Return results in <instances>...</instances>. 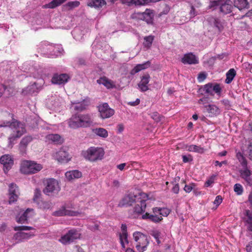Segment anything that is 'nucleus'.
Wrapping results in <instances>:
<instances>
[{"label": "nucleus", "instance_id": "f257e3e1", "mask_svg": "<svg viewBox=\"0 0 252 252\" xmlns=\"http://www.w3.org/2000/svg\"><path fill=\"white\" fill-rule=\"evenodd\" d=\"M8 115L11 118V120L0 121V127L9 126L12 129L13 132L8 137V147L12 148L14 145V141L26 132V128L24 124L13 119L12 114L9 113Z\"/></svg>", "mask_w": 252, "mask_h": 252}, {"label": "nucleus", "instance_id": "f03ea898", "mask_svg": "<svg viewBox=\"0 0 252 252\" xmlns=\"http://www.w3.org/2000/svg\"><path fill=\"white\" fill-rule=\"evenodd\" d=\"M93 115L92 113H76L72 116L68 120L69 126L73 129L79 127H88L93 124Z\"/></svg>", "mask_w": 252, "mask_h": 252}, {"label": "nucleus", "instance_id": "7ed1b4c3", "mask_svg": "<svg viewBox=\"0 0 252 252\" xmlns=\"http://www.w3.org/2000/svg\"><path fill=\"white\" fill-rule=\"evenodd\" d=\"M208 7L212 10L219 9V13L222 15L232 13L233 9L231 0H215L210 1Z\"/></svg>", "mask_w": 252, "mask_h": 252}, {"label": "nucleus", "instance_id": "20e7f679", "mask_svg": "<svg viewBox=\"0 0 252 252\" xmlns=\"http://www.w3.org/2000/svg\"><path fill=\"white\" fill-rule=\"evenodd\" d=\"M38 52L48 58H54L62 54V47H56L48 42L43 41L38 45Z\"/></svg>", "mask_w": 252, "mask_h": 252}, {"label": "nucleus", "instance_id": "39448f33", "mask_svg": "<svg viewBox=\"0 0 252 252\" xmlns=\"http://www.w3.org/2000/svg\"><path fill=\"white\" fill-rule=\"evenodd\" d=\"M104 151L100 147H91L82 152V156L91 162L101 160L104 155Z\"/></svg>", "mask_w": 252, "mask_h": 252}, {"label": "nucleus", "instance_id": "423d86ee", "mask_svg": "<svg viewBox=\"0 0 252 252\" xmlns=\"http://www.w3.org/2000/svg\"><path fill=\"white\" fill-rule=\"evenodd\" d=\"M45 187L43 190V193L48 196H55L61 190L58 181L53 178L47 179L45 182Z\"/></svg>", "mask_w": 252, "mask_h": 252}, {"label": "nucleus", "instance_id": "0eeeda50", "mask_svg": "<svg viewBox=\"0 0 252 252\" xmlns=\"http://www.w3.org/2000/svg\"><path fill=\"white\" fill-rule=\"evenodd\" d=\"M42 168L41 164H38L33 161L24 160L21 165L20 171L25 174L35 173Z\"/></svg>", "mask_w": 252, "mask_h": 252}, {"label": "nucleus", "instance_id": "6e6552de", "mask_svg": "<svg viewBox=\"0 0 252 252\" xmlns=\"http://www.w3.org/2000/svg\"><path fill=\"white\" fill-rule=\"evenodd\" d=\"M199 91L202 94H203V93H204L205 94L211 96H214L215 94L220 95L221 93L222 89L218 83H209L200 87Z\"/></svg>", "mask_w": 252, "mask_h": 252}, {"label": "nucleus", "instance_id": "1a4fd4ad", "mask_svg": "<svg viewBox=\"0 0 252 252\" xmlns=\"http://www.w3.org/2000/svg\"><path fill=\"white\" fill-rule=\"evenodd\" d=\"M133 236L136 242L135 247L137 251L139 252L145 251L149 244L147 236L139 232H135Z\"/></svg>", "mask_w": 252, "mask_h": 252}, {"label": "nucleus", "instance_id": "9d476101", "mask_svg": "<svg viewBox=\"0 0 252 252\" xmlns=\"http://www.w3.org/2000/svg\"><path fill=\"white\" fill-rule=\"evenodd\" d=\"M142 192L138 193H129L126 195L121 199L119 203L120 207H128L131 206L134 203L140 199L141 194Z\"/></svg>", "mask_w": 252, "mask_h": 252}, {"label": "nucleus", "instance_id": "9b49d317", "mask_svg": "<svg viewBox=\"0 0 252 252\" xmlns=\"http://www.w3.org/2000/svg\"><path fill=\"white\" fill-rule=\"evenodd\" d=\"M81 236L79 231L75 229L69 230L67 233L63 235L59 239V241L64 245L72 243L75 240L79 239Z\"/></svg>", "mask_w": 252, "mask_h": 252}, {"label": "nucleus", "instance_id": "f8f14e48", "mask_svg": "<svg viewBox=\"0 0 252 252\" xmlns=\"http://www.w3.org/2000/svg\"><path fill=\"white\" fill-rule=\"evenodd\" d=\"M148 199V195L145 193L141 194L140 199H138L135 203L133 211L137 214H141L145 211L146 207V201Z\"/></svg>", "mask_w": 252, "mask_h": 252}, {"label": "nucleus", "instance_id": "ddd939ff", "mask_svg": "<svg viewBox=\"0 0 252 252\" xmlns=\"http://www.w3.org/2000/svg\"><path fill=\"white\" fill-rule=\"evenodd\" d=\"M100 117L103 119L109 118L114 114V110L109 107L107 103H104L98 107Z\"/></svg>", "mask_w": 252, "mask_h": 252}, {"label": "nucleus", "instance_id": "4468645a", "mask_svg": "<svg viewBox=\"0 0 252 252\" xmlns=\"http://www.w3.org/2000/svg\"><path fill=\"white\" fill-rule=\"evenodd\" d=\"M0 163L3 165V170L6 173L13 165V158L9 155H4L0 157Z\"/></svg>", "mask_w": 252, "mask_h": 252}, {"label": "nucleus", "instance_id": "2eb2a0df", "mask_svg": "<svg viewBox=\"0 0 252 252\" xmlns=\"http://www.w3.org/2000/svg\"><path fill=\"white\" fill-rule=\"evenodd\" d=\"M13 236V240L16 241V243L22 242L25 240L31 239L34 236L33 233H26L21 231H17Z\"/></svg>", "mask_w": 252, "mask_h": 252}, {"label": "nucleus", "instance_id": "dca6fc26", "mask_svg": "<svg viewBox=\"0 0 252 252\" xmlns=\"http://www.w3.org/2000/svg\"><path fill=\"white\" fill-rule=\"evenodd\" d=\"M34 214L33 209L28 208L21 215L19 214L16 217V221L19 223H27L28 219Z\"/></svg>", "mask_w": 252, "mask_h": 252}, {"label": "nucleus", "instance_id": "f3484780", "mask_svg": "<svg viewBox=\"0 0 252 252\" xmlns=\"http://www.w3.org/2000/svg\"><path fill=\"white\" fill-rule=\"evenodd\" d=\"M242 218L248 230L252 231V210L245 209Z\"/></svg>", "mask_w": 252, "mask_h": 252}, {"label": "nucleus", "instance_id": "a211bd4d", "mask_svg": "<svg viewBox=\"0 0 252 252\" xmlns=\"http://www.w3.org/2000/svg\"><path fill=\"white\" fill-rule=\"evenodd\" d=\"M79 214L78 212L73 211L66 209L65 206H62L58 210L54 212L52 215L55 217L63 216H77Z\"/></svg>", "mask_w": 252, "mask_h": 252}, {"label": "nucleus", "instance_id": "6ab92c4d", "mask_svg": "<svg viewBox=\"0 0 252 252\" xmlns=\"http://www.w3.org/2000/svg\"><path fill=\"white\" fill-rule=\"evenodd\" d=\"M69 79V76L67 74H54L52 78V82L54 84L62 85L66 83Z\"/></svg>", "mask_w": 252, "mask_h": 252}, {"label": "nucleus", "instance_id": "aec40b11", "mask_svg": "<svg viewBox=\"0 0 252 252\" xmlns=\"http://www.w3.org/2000/svg\"><path fill=\"white\" fill-rule=\"evenodd\" d=\"M207 21L211 26L217 28L220 32L223 29V23L220 19L209 16L206 19Z\"/></svg>", "mask_w": 252, "mask_h": 252}, {"label": "nucleus", "instance_id": "412c9836", "mask_svg": "<svg viewBox=\"0 0 252 252\" xmlns=\"http://www.w3.org/2000/svg\"><path fill=\"white\" fill-rule=\"evenodd\" d=\"M71 103L73 105L72 107H73L74 110L81 112L87 108V106L90 105V101L88 99V100L84 99L81 102L75 101L74 102H71Z\"/></svg>", "mask_w": 252, "mask_h": 252}, {"label": "nucleus", "instance_id": "4be33fe9", "mask_svg": "<svg viewBox=\"0 0 252 252\" xmlns=\"http://www.w3.org/2000/svg\"><path fill=\"white\" fill-rule=\"evenodd\" d=\"M205 108L211 117H217L221 112V109L215 104L206 105Z\"/></svg>", "mask_w": 252, "mask_h": 252}, {"label": "nucleus", "instance_id": "5701e85b", "mask_svg": "<svg viewBox=\"0 0 252 252\" xmlns=\"http://www.w3.org/2000/svg\"><path fill=\"white\" fill-rule=\"evenodd\" d=\"M241 177L247 183L250 185L252 186V172L249 170L248 167H243L240 171Z\"/></svg>", "mask_w": 252, "mask_h": 252}, {"label": "nucleus", "instance_id": "b1692460", "mask_svg": "<svg viewBox=\"0 0 252 252\" xmlns=\"http://www.w3.org/2000/svg\"><path fill=\"white\" fill-rule=\"evenodd\" d=\"M181 61L184 64H192L198 63L197 58L191 53L185 54Z\"/></svg>", "mask_w": 252, "mask_h": 252}, {"label": "nucleus", "instance_id": "393cba45", "mask_svg": "<svg viewBox=\"0 0 252 252\" xmlns=\"http://www.w3.org/2000/svg\"><path fill=\"white\" fill-rule=\"evenodd\" d=\"M150 81V75L145 74L141 77V81L138 84V87L142 92H145L149 89L148 84Z\"/></svg>", "mask_w": 252, "mask_h": 252}, {"label": "nucleus", "instance_id": "a878e982", "mask_svg": "<svg viewBox=\"0 0 252 252\" xmlns=\"http://www.w3.org/2000/svg\"><path fill=\"white\" fill-rule=\"evenodd\" d=\"M86 2L88 6L99 8L106 4L105 0H86Z\"/></svg>", "mask_w": 252, "mask_h": 252}, {"label": "nucleus", "instance_id": "bb28decb", "mask_svg": "<svg viewBox=\"0 0 252 252\" xmlns=\"http://www.w3.org/2000/svg\"><path fill=\"white\" fill-rule=\"evenodd\" d=\"M141 218L143 220H149L155 223H158L163 219L161 216L158 215H152L148 213L142 215Z\"/></svg>", "mask_w": 252, "mask_h": 252}, {"label": "nucleus", "instance_id": "cd10ccee", "mask_svg": "<svg viewBox=\"0 0 252 252\" xmlns=\"http://www.w3.org/2000/svg\"><path fill=\"white\" fill-rule=\"evenodd\" d=\"M141 218L143 220H149L155 223H158L163 219L161 216L158 215H152L148 213L142 215Z\"/></svg>", "mask_w": 252, "mask_h": 252}, {"label": "nucleus", "instance_id": "c85d7f7f", "mask_svg": "<svg viewBox=\"0 0 252 252\" xmlns=\"http://www.w3.org/2000/svg\"><path fill=\"white\" fill-rule=\"evenodd\" d=\"M151 65V62L147 61L143 63L137 64L130 71V73L134 75L140 71L148 68Z\"/></svg>", "mask_w": 252, "mask_h": 252}, {"label": "nucleus", "instance_id": "c756f323", "mask_svg": "<svg viewBox=\"0 0 252 252\" xmlns=\"http://www.w3.org/2000/svg\"><path fill=\"white\" fill-rule=\"evenodd\" d=\"M240 10L249 8V3L247 0H234V5Z\"/></svg>", "mask_w": 252, "mask_h": 252}, {"label": "nucleus", "instance_id": "7c9ffc66", "mask_svg": "<svg viewBox=\"0 0 252 252\" xmlns=\"http://www.w3.org/2000/svg\"><path fill=\"white\" fill-rule=\"evenodd\" d=\"M66 0H52L50 2L43 5L42 8L54 9L64 3Z\"/></svg>", "mask_w": 252, "mask_h": 252}, {"label": "nucleus", "instance_id": "2f4dec72", "mask_svg": "<svg viewBox=\"0 0 252 252\" xmlns=\"http://www.w3.org/2000/svg\"><path fill=\"white\" fill-rule=\"evenodd\" d=\"M65 176L68 180H71L74 179L79 178L81 177L82 173L78 170H74L66 172Z\"/></svg>", "mask_w": 252, "mask_h": 252}, {"label": "nucleus", "instance_id": "473e14b6", "mask_svg": "<svg viewBox=\"0 0 252 252\" xmlns=\"http://www.w3.org/2000/svg\"><path fill=\"white\" fill-rule=\"evenodd\" d=\"M32 140L31 136H27L21 140L19 144V149L21 152H24L26 147Z\"/></svg>", "mask_w": 252, "mask_h": 252}, {"label": "nucleus", "instance_id": "72a5a7b5", "mask_svg": "<svg viewBox=\"0 0 252 252\" xmlns=\"http://www.w3.org/2000/svg\"><path fill=\"white\" fill-rule=\"evenodd\" d=\"M57 158L59 161L62 162H67L69 159L68 153L62 150L57 153Z\"/></svg>", "mask_w": 252, "mask_h": 252}, {"label": "nucleus", "instance_id": "f704fd0d", "mask_svg": "<svg viewBox=\"0 0 252 252\" xmlns=\"http://www.w3.org/2000/svg\"><path fill=\"white\" fill-rule=\"evenodd\" d=\"M41 88V86H37V84L36 82H34L32 85L28 86L26 89V91L27 93L30 94H33L34 93H37L40 90Z\"/></svg>", "mask_w": 252, "mask_h": 252}, {"label": "nucleus", "instance_id": "c9c22d12", "mask_svg": "<svg viewBox=\"0 0 252 252\" xmlns=\"http://www.w3.org/2000/svg\"><path fill=\"white\" fill-rule=\"evenodd\" d=\"M93 132L96 135L105 138L108 136L107 131L103 128L99 127L93 129Z\"/></svg>", "mask_w": 252, "mask_h": 252}, {"label": "nucleus", "instance_id": "e433bc0d", "mask_svg": "<svg viewBox=\"0 0 252 252\" xmlns=\"http://www.w3.org/2000/svg\"><path fill=\"white\" fill-rule=\"evenodd\" d=\"M84 32L82 31L80 28L75 27L72 31L71 33L76 40H80L83 37Z\"/></svg>", "mask_w": 252, "mask_h": 252}, {"label": "nucleus", "instance_id": "4c0bfd02", "mask_svg": "<svg viewBox=\"0 0 252 252\" xmlns=\"http://www.w3.org/2000/svg\"><path fill=\"white\" fill-rule=\"evenodd\" d=\"M236 75V72L234 68L230 69L226 74V78L225 83L230 84Z\"/></svg>", "mask_w": 252, "mask_h": 252}, {"label": "nucleus", "instance_id": "58836bf2", "mask_svg": "<svg viewBox=\"0 0 252 252\" xmlns=\"http://www.w3.org/2000/svg\"><path fill=\"white\" fill-rule=\"evenodd\" d=\"M47 140L55 143H61V137L58 134H50L46 136Z\"/></svg>", "mask_w": 252, "mask_h": 252}, {"label": "nucleus", "instance_id": "ea45409f", "mask_svg": "<svg viewBox=\"0 0 252 252\" xmlns=\"http://www.w3.org/2000/svg\"><path fill=\"white\" fill-rule=\"evenodd\" d=\"M154 36L149 35L144 37V42L143 43L144 47L149 49L151 47L152 43L154 40Z\"/></svg>", "mask_w": 252, "mask_h": 252}, {"label": "nucleus", "instance_id": "a19ab883", "mask_svg": "<svg viewBox=\"0 0 252 252\" xmlns=\"http://www.w3.org/2000/svg\"><path fill=\"white\" fill-rule=\"evenodd\" d=\"M188 151L199 154H203L205 152V150L203 147L195 145H190L188 147Z\"/></svg>", "mask_w": 252, "mask_h": 252}, {"label": "nucleus", "instance_id": "79ce46f5", "mask_svg": "<svg viewBox=\"0 0 252 252\" xmlns=\"http://www.w3.org/2000/svg\"><path fill=\"white\" fill-rule=\"evenodd\" d=\"M97 83L99 84H102L108 89L113 87L111 82L106 77H101L97 80Z\"/></svg>", "mask_w": 252, "mask_h": 252}, {"label": "nucleus", "instance_id": "37998d69", "mask_svg": "<svg viewBox=\"0 0 252 252\" xmlns=\"http://www.w3.org/2000/svg\"><path fill=\"white\" fill-rule=\"evenodd\" d=\"M120 241L123 249H125L126 244H128L127 234H119Z\"/></svg>", "mask_w": 252, "mask_h": 252}, {"label": "nucleus", "instance_id": "c03bdc74", "mask_svg": "<svg viewBox=\"0 0 252 252\" xmlns=\"http://www.w3.org/2000/svg\"><path fill=\"white\" fill-rule=\"evenodd\" d=\"M38 207L43 210L50 209L52 206V203L49 201H41L38 203Z\"/></svg>", "mask_w": 252, "mask_h": 252}, {"label": "nucleus", "instance_id": "a18cd8bd", "mask_svg": "<svg viewBox=\"0 0 252 252\" xmlns=\"http://www.w3.org/2000/svg\"><path fill=\"white\" fill-rule=\"evenodd\" d=\"M236 157L239 161L240 162L241 165L243 167H247V161L245 158L244 157L242 153L238 152L236 154Z\"/></svg>", "mask_w": 252, "mask_h": 252}, {"label": "nucleus", "instance_id": "49530a36", "mask_svg": "<svg viewBox=\"0 0 252 252\" xmlns=\"http://www.w3.org/2000/svg\"><path fill=\"white\" fill-rule=\"evenodd\" d=\"M153 17V12L150 10L147 9L145 11L144 21L149 23L152 22Z\"/></svg>", "mask_w": 252, "mask_h": 252}, {"label": "nucleus", "instance_id": "de8ad7c7", "mask_svg": "<svg viewBox=\"0 0 252 252\" xmlns=\"http://www.w3.org/2000/svg\"><path fill=\"white\" fill-rule=\"evenodd\" d=\"M32 76L34 78H40L43 77V72L41 68H39L32 72Z\"/></svg>", "mask_w": 252, "mask_h": 252}, {"label": "nucleus", "instance_id": "09e8293b", "mask_svg": "<svg viewBox=\"0 0 252 252\" xmlns=\"http://www.w3.org/2000/svg\"><path fill=\"white\" fill-rule=\"evenodd\" d=\"M151 1H152V0H129L128 2L129 3H134L135 5H144Z\"/></svg>", "mask_w": 252, "mask_h": 252}, {"label": "nucleus", "instance_id": "8fccbe9b", "mask_svg": "<svg viewBox=\"0 0 252 252\" xmlns=\"http://www.w3.org/2000/svg\"><path fill=\"white\" fill-rule=\"evenodd\" d=\"M151 235L156 239L158 244L161 243L159 240V239L161 238V233L159 231L153 230L152 231Z\"/></svg>", "mask_w": 252, "mask_h": 252}, {"label": "nucleus", "instance_id": "3c124183", "mask_svg": "<svg viewBox=\"0 0 252 252\" xmlns=\"http://www.w3.org/2000/svg\"><path fill=\"white\" fill-rule=\"evenodd\" d=\"M34 229L33 227L29 226H15L14 230L15 231H29L31 230Z\"/></svg>", "mask_w": 252, "mask_h": 252}, {"label": "nucleus", "instance_id": "603ef678", "mask_svg": "<svg viewBox=\"0 0 252 252\" xmlns=\"http://www.w3.org/2000/svg\"><path fill=\"white\" fill-rule=\"evenodd\" d=\"M9 193H19L18 187L16 184L11 183L9 186Z\"/></svg>", "mask_w": 252, "mask_h": 252}, {"label": "nucleus", "instance_id": "864d4df0", "mask_svg": "<svg viewBox=\"0 0 252 252\" xmlns=\"http://www.w3.org/2000/svg\"><path fill=\"white\" fill-rule=\"evenodd\" d=\"M234 190L237 195H241L243 192V189L240 184H236L234 186Z\"/></svg>", "mask_w": 252, "mask_h": 252}, {"label": "nucleus", "instance_id": "5fc2aeb1", "mask_svg": "<svg viewBox=\"0 0 252 252\" xmlns=\"http://www.w3.org/2000/svg\"><path fill=\"white\" fill-rule=\"evenodd\" d=\"M80 2L79 1H71L68 2L66 4V6L69 7L70 8L72 9L75 7H77L79 6Z\"/></svg>", "mask_w": 252, "mask_h": 252}, {"label": "nucleus", "instance_id": "6e6d98bb", "mask_svg": "<svg viewBox=\"0 0 252 252\" xmlns=\"http://www.w3.org/2000/svg\"><path fill=\"white\" fill-rule=\"evenodd\" d=\"M151 118L155 121L158 122L160 121L161 118L159 113L157 112H153L150 114Z\"/></svg>", "mask_w": 252, "mask_h": 252}, {"label": "nucleus", "instance_id": "4d7b16f0", "mask_svg": "<svg viewBox=\"0 0 252 252\" xmlns=\"http://www.w3.org/2000/svg\"><path fill=\"white\" fill-rule=\"evenodd\" d=\"M195 187V185L194 183H191L189 185H186L184 189L186 192L189 193Z\"/></svg>", "mask_w": 252, "mask_h": 252}, {"label": "nucleus", "instance_id": "13d9d810", "mask_svg": "<svg viewBox=\"0 0 252 252\" xmlns=\"http://www.w3.org/2000/svg\"><path fill=\"white\" fill-rule=\"evenodd\" d=\"M9 203L11 204L12 203H14L15 202L18 197V194L15 193V194H11L9 193Z\"/></svg>", "mask_w": 252, "mask_h": 252}, {"label": "nucleus", "instance_id": "bf43d9fd", "mask_svg": "<svg viewBox=\"0 0 252 252\" xmlns=\"http://www.w3.org/2000/svg\"><path fill=\"white\" fill-rule=\"evenodd\" d=\"M247 154L248 155V157L252 160V141L250 142L249 145L247 150L246 151Z\"/></svg>", "mask_w": 252, "mask_h": 252}, {"label": "nucleus", "instance_id": "052dcab7", "mask_svg": "<svg viewBox=\"0 0 252 252\" xmlns=\"http://www.w3.org/2000/svg\"><path fill=\"white\" fill-rule=\"evenodd\" d=\"M160 216H163V217H167L170 213V211L167 209L164 208H160Z\"/></svg>", "mask_w": 252, "mask_h": 252}, {"label": "nucleus", "instance_id": "680f3d73", "mask_svg": "<svg viewBox=\"0 0 252 252\" xmlns=\"http://www.w3.org/2000/svg\"><path fill=\"white\" fill-rule=\"evenodd\" d=\"M41 196V191L39 189H36L34 191L33 201H36Z\"/></svg>", "mask_w": 252, "mask_h": 252}, {"label": "nucleus", "instance_id": "e2e57ef3", "mask_svg": "<svg viewBox=\"0 0 252 252\" xmlns=\"http://www.w3.org/2000/svg\"><path fill=\"white\" fill-rule=\"evenodd\" d=\"M216 175H213L205 183V186L208 187L214 183Z\"/></svg>", "mask_w": 252, "mask_h": 252}, {"label": "nucleus", "instance_id": "0e129e2a", "mask_svg": "<svg viewBox=\"0 0 252 252\" xmlns=\"http://www.w3.org/2000/svg\"><path fill=\"white\" fill-rule=\"evenodd\" d=\"M182 158H183V161L184 163L189 162L190 161H192V160H193L192 158L190 155H188V156L183 155Z\"/></svg>", "mask_w": 252, "mask_h": 252}, {"label": "nucleus", "instance_id": "69168bd1", "mask_svg": "<svg viewBox=\"0 0 252 252\" xmlns=\"http://www.w3.org/2000/svg\"><path fill=\"white\" fill-rule=\"evenodd\" d=\"M222 201V198L220 195H218L216 197V198L214 201V204L217 206H218Z\"/></svg>", "mask_w": 252, "mask_h": 252}, {"label": "nucleus", "instance_id": "338daca9", "mask_svg": "<svg viewBox=\"0 0 252 252\" xmlns=\"http://www.w3.org/2000/svg\"><path fill=\"white\" fill-rule=\"evenodd\" d=\"M198 103L199 104L204 105V106L205 104H207L208 103V97H203L200 99H199L198 101Z\"/></svg>", "mask_w": 252, "mask_h": 252}, {"label": "nucleus", "instance_id": "774afa93", "mask_svg": "<svg viewBox=\"0 0 252 252\" xmlns=\"http://www.w3.org/2000/svg\"><path fill=\"white\" fill-rule=\"evenodd\" d=\"M206 74L204 72L200 73L198 76V80L199 82H202L206 78Z\"/></svg>", "mask_w": 252, "mask_h": 252}]
</instances>
